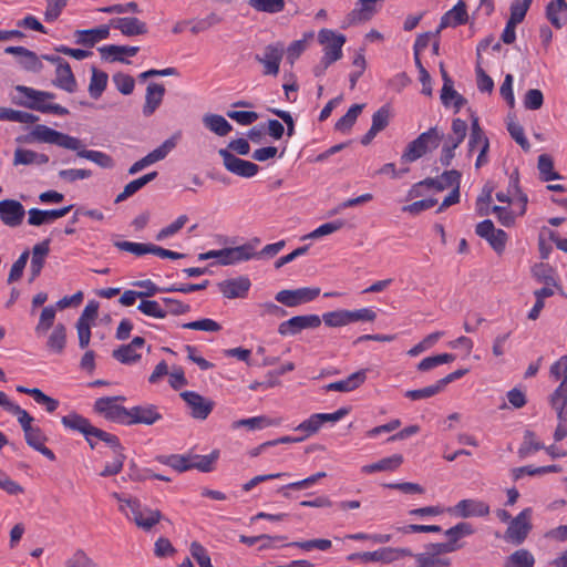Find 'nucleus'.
I'll use <instances>...</instances> for the list:
<instances>
[{
	"instance_id": "obj_1",
	"label": "nucleus",
	"mask_w": 567,
	"mask_h": 567,
	"mask_svg": "<svg viewBox=\"0 0 567 567\" xmlns=\"http://www.w3.org/2000/svg\"><path fill=\"white\" fill-rule=\"evenodd\" d=\"M25 142L47 143L76 152L78 157L89 159L102 168H112L114 166V161L109 154L100 151L85 150L80 138L59 132L43 124L35 125L25 136Z\"/></svg>"
},
{
	"instance_id": "obj_2",
	"label": "nucleus",
	"mask_w": 567,
	"mask_h": 567,
	"mask_svg": "<svg viewBox=\"0 0 567 567\" xmlns=\"http://www.w3.org/2000/svg\"><path fill=\"white\" fill-rule=\"evenodd\" d=\"M19 96L13 97V103L41 113L68 115L69 110L60 104L52 103L55 94L49 91H39L25 85H17Z\"/></svg>"
},
{
	"instance_id": "obj_3",
	"label": "nucleus",
	"mask_w": 567,
	"mask_h": 567,
	"mask_svg": "<svg viewBox=\"0 0 567 567\" xmlns=\"http://www.w3.org/2000/svg\"><path fill=\"white\" fill-rule=\"evenodd\" d=\"M112 496L121 503L120 511L128 519L133 520L138 528L145 532H150L163 518L158 509H152L143 505L135 497H125L118 493H113Z\"/></svg>"
},
{
	"instance_id": "obj_4",
	"label": "nucleus",
	"mask_w": 567,
	"mask_h": 567,
	"mask_svg": "<svg viewBox=\"0 0 567 567\" xmlns=\"http://www.w3.org/2000/svg\"><path fill=\"white\" fill-rule=\"evenodd\" d=\"M443 137L436 126L421 133L415 140L410 142L401 156L402 163H412L421 158L427 152L435 150Z\"/></svg>"
},
{
	"instance_id": "obj_5",
	"label": "nucleus",
	"mask_w": 567,
	"mask_h": 567,
	"mask_svg": "<svg viewBox=\"0 0 567 567\" xmlns=\"http://www.w3.org/2000/svg\"><path fill=\"white\" fill-rule=\"evenodd\" d=\"M413 553L409 548L383 547L374 551L354 553L347 557L349 561L360 559L362 563H383L390 564L403 557H412Z\"/></svg>"
},
{
	"instance_id": "obj_6",
	"label": "nucleus",
	"mask_w": 567,
	"mask_h": 567,
	"mask_svg": "<svg viewBox=\"0 0 567 567\" xmlns=\"http://www.w3.org/2000/svg\"><path fill=\"white\" fill-rule=\"evenodd\" d=\"M532 508L523 509L515 518L511 519L504 538L514 545H520L532 530Z\"/></svg>"
},
{
	"instance_id": "obj_7",
	"label": "nucleus",
	"mask_w": 567,
	"mask_h": 567,
	"mask_svg": "<svg viewBox=\"0 0 567 567\" xmlns=\"http://www.w3.org/2000/svg\"><path fill=\"white\" fill-rule=\"evenodd\" d=\"M124 400L123 396H105L100 398L94 403V410L99 414H102L105 419L127 424L128 409L123 405L116 404V401Z\"/></svg>"
},
{
	"instance_id": "obj_8",
	"label": "nucleus",
	"mask_w": 567,
	"mask_h": 567,
	"mask_svg": "<svg viewBox=\"0 0 567 567\" xmlns=\"http://www.w3.org/2000/svg\"><path fill=\"white\" fill-rule=\"evenodd\" d=\"M218 154L223 158L225 168L237 176L250 178L259 172L257 164L237 157L227 148H220Z\"/></svg>"
},
{
	"instance_id": "obj_9",
	"label": "nucleus",
	"mask_w": 567,
	"mask_h": 567,
	"mask_svg": "<svg viewBox=\"0 0 567 567\" xmlns=\"http://www.w3.org/2000/svg\"><path fill=\"white\" fill-rule=\"evenodd\" d=\"M318 41L323 45V56L337 62L342 58V47L346 37L330 29H321L318 33Z\"/></svg>"
},
{
	"instance_id": "obj_10",
	"label": "nucleus",
	"mask_w": 567,
	"mask_h": 567,
	"mask_svg": "<svg viewBox=\"0 0 567 567\" xmlns=\"http://www.w3.org/2000/svg\"><path fill=\"white\" fill-rule=\"evenodd\" d=\"M285 45L281 42L268 44L262 55L257 54L255 60L264 65L265 75L276 76L279 73L280 62L284 58Z\"/></svg>"
},
{
	"instance_id": "obj_11",
	"label": "nucleus",
	"mask_w": 567,
	"mask_h": 567,
	"mask_svg": "<svg viewBox=\"0 0 567 567\" xmlns=\"http://www.w3.org/2000/svg\"><path fill=\"white\" fill-rule=\"evenodd\" d=\"M319 295L320 288L303 287L293 290H280L275 299L287 307H297L315 300Z\"/></svg>"
},
{
	"instance_id": "obj_12",
	"label": "nucleus",
	"mask_w": 567,
	"mask_h": 567,
	"mask_svg": "<svg viewBox=\"0 0 567 567\" xmlns=\"http://www.w3.org/2000/svg\"><path fill=\"white\" fill-rule=\"evenodd\" d=\"M321 324V318L318 315L296 316L284 321L278 327L281 336H296L303 329L318 328Z\"/></svg>"
},
{
	"instance_id": "obj_13",
	"label": "nucleus",
	"mask_w": 567,
	"mask_h": 567,
	"mask_svg": "<svg viewBox=\"0 0 567 567\" xmlns=\"http://www.w3.org/2000/svg\"><path fill=\"white\" fill-rule=\"evenodd\" d=\"M25 216L23 205L16 199L0 200V220L8 227H18Z\"/></svg>"
},
{
	"instance_id": "obj_14",
	"label": "nucleus",
	"mask_w": 567,
	"mask_h": 567,
	"mask_svg": "<svg viewBox=\"0 0 567 567\" xmlns=\"http://www.w3.org/2000/svg\"><path fill=\"white\" fill-rule=\"evenodd\" d=\"M181 396L190 409L194 419L205 420L210 414L214 403L194 391H185Z\"/></svg>"
},
{
	"instance_id": "obj_15",
	"label": "nucleus",
	"mask_w": 567,
	"mask_h": 567,
	"mask_svg": "<svg viewBox=\"0 0 567 567\" xmlns=\"http://www.w3.org/2000/svg\"><path fill=\"white\" fill-rule=\"evenodd\" d=\"M110 25L118 30L125 37L143 35L147 33V25L144 21L135 17L113 18Z\"/></svg>"
},
{
	"instance_id": "obj_16",
	"label": "nucleus",
	"mask_w": 567,
	"mask_h": 567,
	"mask_svg": "<svg viewBox=\"0 0 567 567\" xmlns=\"http://www.w3.org/2000/svg\"><path fill=\"white\" fill-rule=\"evenodd\" d=\"M162 419L155 405H137L128 410L127 425H152Z\"/></svg>"
},
{
	"instance_id": "obj_17",
	"label": "nucleus",
	"mask_w": 567,
	"mask_h": 567,
	"mask_svg": "<svg viewBox=\"0 0 567 567\" xmlns=\"http://www.w3.org/2000/svg\"><path fill=\"white\" fill-rule=\"evenodd\" d=\"M144 344V338L135 337L128 344H122L113 350L112 357L123 364L135 363L141 359V354H138L136 350L143 348Z\"/></svg>"
},
{
	"instance_id": "obj_18",
	"label": "nucleus",
	"mask_w": 567,
	"mask_h": 567,
	"mask_svg": "<svg viewBox=\"0 0 567 567\" xmlns=\"http://www.w3.org/2000/svg\"><path fill=\"white\" fill-rule=\"evenodd\" d=\"M73 205H69L59 209L42 210L39 208H31L28 212V223L31 226H41L51 223L69 214Z\"/></svg>"
},
{
	"instance_id": "obj_19",
	"label": "nucleus",
	"mask_w": 567,
	"mask_h": 567,
	"mask_svg": "<svg viewBox=\"0 0 567 567\" xmlns=\"http://www.w3.org/2000/svg\"><path fill=\"white\" fill-rule=\"evenodd\" d=\"M454 514L460 517H483L488 515L489 506L477 499H462L453 508Z\"/></svg>"
},
{
	"instance_id": "obj_20",
	"label": "nucleus",
	"mask_w": 567,
	"mask_h": 567,
	"mask_svg": "<svg viewBox=\"0 0 567 567\" xmlns=\"http://www.w3.org/2000/svg\"><path fill=\"white\" fill-rule=\"evenodd\" d=\"M50 239H44L43 241L37 244L32 248L31 264H30V278L29 281L32 282L37 277L40 276L44 264L45 258L50 252Z\"/></svg>"
},
{
	"instance_id": "obj_21",
	"label": "nucleus",
	"mask_w": 567,
	"mask_h": 567,
	"mask_svg": "<svg viewBox=\"0 0 567 567\" xmlns=\"http://www.w3.org/2000/svg\"><path fill=\"white\" fill-rule=\"evenodd\" d=\"M250 285V280L247 277H237L224 280L218 286L224 297L235 299L244 298L247 295Z\"/></svg>"
},
{
	"instance_id": "obj_22",
	"label": "nucleus",
	"mask_w": 567,
	"mask_h": 567,
	"mask_svg": "<svg viewBox=\"0 0 567 567\" xmlns=\"http://www.w3.org/2000/svg\"><path fill=\"white\" fill-rule=\"evenodd\" d=\"M8 54L19 55V63L23 69L31 72H40L43 69V64L38 55L23 47H8L4 49Z\"/></svg>"
},
{
	"instance_id": "obj_23",
	"label": "nucleus",
	"mask_w": 567,
	"mask_h": 567,
	"mask_svg": "<svg viewBox=\"0 0 567 567\" xmlns=\"http://www.w3.org/2000/svg\"><path fill=\"white\" fill-rule=\"evenodd\" d=\"M467 20L468 14L466 11V4L463 0H461L442 17L439 25V31L447 27H457L465 24Z\"/></svg>"
},
{
	"instance_id": "obj_24",
	"label": "nucleus",
	"mask_w": 567,
	"mask_h": 567,
	"mask_svg": "<svg viewBox=\"0 0 567 567\" xmlns=\"http://www.w3.org/2000/svg\"><path fill=\"white\" fill-rule=\"evenodd\" d=\"M165 94V87L159 83H150L146 87L145 104L143 106L144 116H151L162 104Z\"/></svg>"
},
{
	"instance_id": "obj_25",
	"label": "nucleus",
	"mask_w": 567,
	"mask_h": 567,
	"mask_svg": "<svg viewBox=\"0 0 567 567\" xmlns=\"http://www.w3.org/2000/svg\"><path fill=\"white\" fill-rule=\"evenodd\" d=\"M367 380V370H359L348 378L326 385L327 391L351 392Z\"/></svg>"
},
{
	"instance_id": "obj_26",
	"label": "nucleus",
	"mask_w": 567,
	"mask_h": 567,
	"mask_svg": "<svg viewBox=\"0 0 567 567\" xmlns=\"http://www.w3.org/2000/svg\"><path fill=\"white\" fill-rule=\"evenodd\" d=\"M550 404L557 412L558 422L567 423V380L560 384L550 395Z\"/></svg>"
},
{
	"instance_id": "obj_27",
	"label": "nucleus",
	"mask_w": 567,
	"mask_h": 567,
	"mask_svg": "<svg viewBox=\"0 0 567 567\" xmlns=\"http://www.w3.org/2000/svg\"><path fill=\"white\" fill-rule=\"evenodd\" d=\"M546 18L556 28L561 29L567 22V2L553 0L546 7Z\"/></svg>"
},
{
	"instance_id": "obj_28",
	"label": "nucleus",
	"mask_w": 567,
	"mask_h": 567,
	"mask_svg": "<svg viewBox=\"0 0 567 567\" xmlns=\"http://www.w3.org/2000/svg\"><path fill=\"white\" fill-rule=\"evenodd\" d=\"M461 173L456 169L445 171L441 176L432 178H425L424 183L427 188H434L437 192H442L452 187L454 184H460Z\"/></svg>"
},
{
	"instance_id": "obj_29",
	"label": "nucleus",
	"mask_w": 567,
	"mask_h": 567,
	"mask_svg": "<svg viewBox=\"0 0 567 567\" xmlns=\"http://www.w3.org/2000/svg\"><path fill=\"white\" fill-rule=\"evenodd\" d=\"M53 84L69 93L76 91V80L68 62L55 69V79Z\"/></svg>"
},
{
	"instance_id": "obj_30",
	"label": "nucleus",
	"mask_w": 567,
	"mask_h": 567,
	"mask_svg": "<svg viewBox=\"0 0 567 567\" xmlns=\"http://www.w3.org/2000/svg\"><path fill=\"white\" fill-rule=\"evenodd\" d=\"M61 422L65 427L82 433L85 439H89V435H92L95 429L87 419L78 413L64 415Z\"/></svg>"
},
{
	"instance_id": "obj_31",
	"label": "nucleus",
	"mask_w": 567,
	"mask_h": 567,
	"mask_svg": "<svg viewBox=\"0 0 567 567\" xmlns=\"http://www.w3.org/2000/svg\"><path fill=\"white\" fill-rule=\"evenodd\" d=\"M203 124L207 130H209L218 136H226L233 130L231 124L219 114H205L203 116Z\"/></svg>"
},
{
	"instance_id": "obj_32",
	"label": "nucleus",
	"mask_w": 567,
	"mask_h": 567,
	"mask_svg": "<svg viewBox=\"0 0 567 567\" xmlns=\"http://www.w3.org/2000/svg\"><path fill=\"white\" fill-rule=\"evenodd\" d=\"M403 463V456L401 454H394L389 457H384L379 462L368 464L361 467V472L371 474L375 472H391L395 471Z\"/></svg>"
},
{
	"instance_id": "obj_33",
	"label": "nucleus",
	"mask_w": 567,
	"mask_h": 567,
	"mask_svg": "<svg viewBox=\"0 0 567 567\" xmlns=\"http://www.w3.org/2000/svg\"><path fill=\"white\" fill-rule=\"evenodd\" d=\"M250 250L251 248L249 246L223 248L220 265L227 266L250 260Z\"/></svg>"
},
{
	"instance_id": "obj_34",
	"label": "nucleus",
	"mask_w": 567,
	"mask_h": 567,
	"mask_svg": "<svg viewBox=\"0 0 567 567\" xmlns=\"http://www.w3.org/2000/svg\"><path fill=\"white\" fill-rule=\"evenodd\" d=\"M65 344L66 328L63 323H58L48 338L47 347L51 352L60 354L64 351Z\"/></svg>"
},
{
	"instance_id": "obj_35",
	"label": "nucleus",
	"mask_w": 567,
	"mask_h": 567,
	"mask_svg": "<svg viewBox=\"0 0 567 567\" xmlns=\"http://www.w3.org/2000/svg\"><path fill=\"white\" fill-rule=\"evenodd\" d=\"M535 558L527 549H517L505 560L504 567H534Z\"/></svg>"
},
{
	"instance_id": "obj_36",
	"label": "nucleus",
	"mask_w": 567,
	"mask_h": 567,
	"mask_svg": "<svg viewBox=\"0 0 567 567\" xmlns=\"http://www.w3.org/2000/svg\"><path fill=\"white\" fill-rule=\"evenodd\" d=\"M156 460L179 473L190 470V455H159Z\"/></svg>"
},
{
	"instance_id": "obj_37",
	"label": "nucleus",
	"mask_w": 567,
	"mask_h": 567,
	"mask_svg": "<svg viewBox=\"0 0 567 567\" xmlns=\"http://www.w3.org/2000/svg\"><path fill=\"white\" fill-rule=\"evenodd\" d=\"M109 76L105 72L92 68V76L89 84V93L91 97L99 99L107 85Z\"/></svg>"
},
{
	"instance_id": "obj_38",
	"label": "nucleus",
	"mask_w": 567,
	"mask_h": 567,
	"mask_svg": "<svg viewBox=\"0 0 567 567\" xmlns=\"http://www.w3.org/2000/svg\"><path fill=\"white\" fill-rule=\"evenodd\" d=\"M441 101L445 106L453 104L455 112H458L466 103V100L454 90L453 82L443 84Z\"/></svg>"
},
{
	"instance_id": "obj_39",
	"label": "nucleus",
	"mask_w": 567,
	"mask_h": 567,
	"mask_svg": "<svg viewBox=\"0 0 567 567\" xmlns=\"http://www.w3.org/2000/svg\"><path fill=\"white\" fill-rule=\"evenodd\" d=\"M543 449H545V446L537 440L536 434L530 430H526L524 432L523 443L518 449V455L520 458H525L532 453Z\"/></svg>"
},
{
	"instance_id": "obj_40",
	"label": "nucleus",
	"mask_w": 567,
	"mask_h": 567,
	"mask_svg": "<svg viewBox=\"0 0 567 567\" xmlns=\"http://www.w3.org/2000/svg\"><path fill=\"white\" fill-rule=\"evenodd\" d=\"M219 457V451L214 450L208 455H190V470L196 468L203 473H209L214 470V464Z\"/></svg>"
},
{
	"instance_id": "obj_41",
	"label": "nucleus",
	"mask_w": 567,
	"mask_h": 567,
	"mask_svg": "<svg viewBox=\"0 0 567 567\" xmlns=\"http://www.w3.org/2000/svg\"><path fill=\"white\" fill-rule=\"evenodd\" d=\"M279 421L271 420L267 416H254L249 419H241L233 423V429L247 427L248 430L264 429L267 426L278 425Z\"/></svg>"
},
{
	"instance_id": "obj_42",
	"label": "nucleus",
	"mask_w": 567,
	"mask_h": 567,
	"mask_svg": "<svg viewBox=\"0 0 567 567\" xmlns=\"http://www.w3.org/2000/svg\"><path fill=\"white\" fill-rule=\"evenodd\" d=\"M473 533L474 529L472 525L465 522L458 523L445 530V535L449 538L447 544H451L454 547V551L460 548L457 540L464 536L472 535Z\"/></svg>"
},
{
	"instance_id": "obj_43",
	"label": "nucleus",
	"mask_w": 567,
	"mask_h": 567,
	"mask_svg": "<svg viewBox=\"0 0 567 567\" xmlns=\"http://www.w3.org/2000/svg\"><path fill=\"white\" fill-rule=\"evenodd\" d=\"M363 107L364 104H353L348 112L338 120L334 128L339 132H348L354 125Z\"/></svg>"
},
{
	"instance_id": "obj_44",
	"label": "nucleus",
	"mask_w": 567,
	"mask_h": 567,
	"mask_svg": "<svg viewBox=\"0 0 567 567\" xmlns=\"http://www.w3.org/2000/svg\"><path fill=\"white\" fill-rule=\"evenodd\" d=\"M537 168L539 171L540 179L544 182L560 178V175L555 172L553 158L548 154H542L538 156Z\"/></svg>"
},
{
	"instance_id": "obj_45",
	"label": "nucleus",
	"mask_w": 567,
	"mask_h": 567,
	"mask_svg": "<svg viewBox=\"0 0 567 567\" xmlns=\"http://www.w3.org/2000/svg\"><path fill=\"white\" fill-rule=\"evenodd\" d=\"M455 360V355L452 353H441L432 357H426L417 364V370L425 372L430 371L441 364L450 363Z\"/></svg>"
},
{
	"instance_id": "obj_46",
	"label": "nucleus",
	"mask_w": 567,
	"mask_h": 567,
	"mask_svg": "<svg viewBox=\"0 0 567 567\" xmlns=\"http://www.w3.org/2000/svg\"><path fill=\"white\" fill-rule=\"evenodd\" d=\"M413 556L415 557L419 567H445L450 565V559L440 558L429 549L425 553Z\"/></svg>"
},
{
	"instance_id": "obj_47",
	"label": "nucleus",
	"mask_w": 567,
	"mask_h": 567,
	"mask_svg": "<svg viewBox=\"0 0 567 567\" xmlns=\"http://www.w3.org/2000/svg\"><path fill=\"white\" fill-rule=\"evenodd\" d=\"M321 321H323L326 326L332 328L350 324L349 310L341 309L326 312L323 313Z\"/></svg>"
},
{
	"instance_id": "obj_48",
	"label": "nucleus",
	"mask_w": 567,
	"mask_h": 567,
	"mask_svg": "<svg viewBox=\"0 0 567 567\" xmlns=\"http://www.w3.org/2000/svg\"><path fill=\"white\" fill-rule=\"evenodd\" d=\"M248 4L256 11L278 13L285 9V0H249Z\"/></svg>"
},
{
	"instance_id": "obj_49",
	"label": "nucleus",
	"mask_w": 567,
	"mask_h": 567,
	"mask_svg": "<svg viewBox=\"0 0 567 567\" xmlns=\"http://www.w3.org/2000/svg\"><path fill=\"white\" fill-rule=\"evenodd\" d=\"M188 221L187 215H181L174 220L172 224L167 225L166 227L162 228L156 235L155 239L157 241H163L166 238H169L177 234Z\"/></svg>"
},
{
	"instance_id": "obj_50",
	"label": "nucleus",
	"mask_w": 567,
	"mask_h": 567,
	"mask_svg": "<svg viewBox=\"0 0 567 567\" xmlns=\"http://www.w3.org/2000/svg\"><path fill=\"white\" fill-rule=\"evenodd\" d=\"M289 546L297 547L306 551H310L312 549L324 551L331 548L332 543L329 539L316 538L309 540L292 542L289 544Z\"/></svg>"
},
{
	"instance_id": "obj_51",
	"label": "nucleus",
	"mask_w": 567,
	"mask_h": 567,
	"mask_svg": "<svg viewBox=\"0 0 567 567\" xmlns=\"http://www.w3.org/2000/svg\"><path fill=\"white\" fill-rule=\"evenodd\" d=\"M137 309L145 316L157 319H164L167 316V311H165L156 300H142Z\"/></svg>"
},
{
	"instance_id": "obj_52",
	"label": "nucleus",
	"mask_w": 567,
	"mask_h": 567,
	"mask_svg": "<svg viewBox=\"0 0 567 567\" xmlns=\"http://www.w3.org/2000/svg\"><path fill=\"white\" fill-rule=\"evenodd\" d=\"M138 50H140L138 47L115 45V44H110V45H104V47L99 48L101 58L104 60H109V58L113 53H122V54H126L128 56H134L137 54Z\"/></svg>"
},
{
	"instance_id": "obj_53",
	"label": "nucleus",
	"mask_w": 567,
	"mask_h": 567,
	"mask_svg": "<svg viewBox=\"0 0 567 567\" xmlns=\"http://www.w3.org/2000/svg\"><path fill=\"white\" fill-rule=\"evenodd\" d=\"M183 329L200 330L206 332H218L221 330V326L209 318L199 319L182 324Z\"/></svg>"
},
{
	"instance_id": "obj_54",
	"label": "nucleus",
	"mask_w": 567,
	"mask_h": 567,
	"mask_svg": "<svg viewBox=\"0 0 567 567\" xmlns=\"http://www.w3.org/2000/svg\"><path fill=\"white\" fill-rule=\"evenodd\" d=\"M344 225H346V221L342 219H337L331 223L322 224L318 228H316L313 231L308 234L306 236V238L317 239V238L333 234V233L340 230Z\"/></svg>"
},
{
	"instance_id": "obj_55",
	"label": "nucleus",
	"mask_w": 567,
	"mask_h": 567,
	"mask_svg": "<svg viewBox=\"0 0 567 567\" xmlns=\"http://www.w3.org/2000/svg\"><path fill=\"white\" fill-rule=\"evenodd\" d=\"M29 257H30V251L24 250L19 256V258L13 262V265L11 266L8 279H7L8 284L18 281L22 277Z\"/></svg>"
},
{
	"instance_id": "obj_56",
	"label": "nucleus",
	"mask_w": 567,
	"mask_h": 567,
	"mask_svg": "<svg viewBox=\"0 0 567 567\" xmlns=\"http://www.w3.org/2000/svg\"><path fill=\"white\" fill-rule=\"evenodd\" d=\"M55 319V308L53 306H49L42 309L40 315L39 322L35 327V332L38 334L45 333L52 326Z\"/></svg>"
},
{
	"instance_id": "obj_57",
	"label": "nucleus",
	"mask_w": 567,
	"mask_h": 567,
	"mask_svg": "<svg viewBox=\"0 0 567 567\" xmlns=\"http://www.w3.org/2000/svg\"><path fill=\"white\" fill-rule=\"evenodd\" d=\"M530 4L532 2L527 0H514L511 4V16L508 21L515 24L520 23L524 20Z\"/></svg>"
},
{
	"instance_id": "obj_58",
	"label": "nucleus",
	"mask_w": 567,
	"mask_h": 567,
	"mask_svg": "<svg viewBox=\"0 0 567 567\" xmlns=\"http://www.w3.org/2000/svg\"><path fill=\"white\" fill-rule=\"evenodd\" d=\"M175 146H176L175 140L173 137L168 138L162 145H159L157 148H155L151 153H148L146 155V157L152 165L156 162L164 159Z\"/></svg>"
},
{
	"instance_id": "obj_59",
	"label": "nucleus",
	"mask_w": 567,
	"mask_h": 567,
	"mask_svg": "<svg viewBox=\"0 0 567 567\" xmlns=\"http://www.w3.org/2000/svg\"><path fill=\"white\" fill-rule=\"evenodd\" d=\"M0 489L4 491L11 496H17L24 493V488L13 481L7 473L0 468Z\"/></svg>"
},
{
	"instance_id": "obj_60",
	"label": "nucleus",
	"mask_w": 567,
	"mask_h": 567,
	"mask_svg": "<svg viewBox=\"0 0 567 567\" xmlns=\"http://www.w3.org/2000/svg\"><path fill=\"white\" fill-rule=\"evenodd\" d=\"M484 142H488V138L485 136L483 130L478 124V120L475 117L472 122L471 134L468 140L470 152H473L476 147L483 145Z\"/></svg>"
},
{
	"instance_id": "obj_61",
	"label": "nucleus",
	"mask_w": 567,
	"mask_h": 567,
	"mask_svg": "<svg viewBox=\"0 0 567 567\" xmlns=\"http://www.w3.org/2000/svg\"><path fill=\"white\" fill-rule=\"evenodd\" d=\"M113 82L116 89L124 95L131 94L135 86L134 79L131 75L121 72L113 75Z\"/></svg>"
},
{
	"instance_id": "obj_62",
	"label": "nucleus",
	"mask_w": 567,
	"mask_h": 567,
	"mask_svg": "<svg viewBox=\"0 0 567 567\" xmlns=\"http://www.w3.org/2000/svg\"><path fill=\"white\" fill-rule=\"evenodd\" d=\"M544 104V95L538 89H530L525 93L524 106L526 110L536 111Z\"/></svg>"
},
{
	"instance_id": "obj_63",
	"label": "nucleus",
	"mask_w": 567,
	"mask_h": 567,
	"mask_svg": "<svg viewBox=\"0 0 567 567\" xmlns=\"http://www.w3.org/2000/svg\"><path fill=\"white\" fill-rule=\"evenodd\" d=\"M390 120V109L388 105H384L380 107L373 115H372V125L371 128L373 131H377L378 133L383 131L389 125Z\"/></svg>"
},
{
	"instance_id": "obj_64",
	"label": "nucleus",
	"mask_w": 567,
	"mask_h": 567,
	"mask_svg": "<svg viewBox=\"0 0 567 567\" xmlns=\"http://www.w3.org/2000/svg\"><path fill=\"white\" fill-rule=\"evenodd\" d=\"M65 567H95V564L82 549H78L65 561Z\"/></svg>"
}]
</instances>
